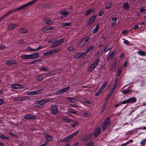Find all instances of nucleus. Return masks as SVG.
<instances>
[{
	"label": "nucleus",
	"mask_w": 146,
	"mask_h": 146,
	"mask_svg": "<svg viewBox=\"0 0 146 146\" xmlns=\"http://www.w3.org/2000/svg\"><path fill=\"white\" fill-rule=\"evenodd\" d=\"M32 2V1H31L25 4L22 5L21 7H19L16 9H14L12 10H11L9 11L5 15L2 16V17H5L8 16L9 14H11L13 13L14 12L17 11H18L20 10H21L25 8L31 6L33 5Z\"/></svg>",
	"instance_id": "nucleus-1"
},
{
	"label": "nucleus",
	"mask_w": 146,
	"mask_h": 146,
	"mask_svg": "<svg viewBox=\"0 0 146 146\" xmlns=\"http://www.w3.org/2000/svg\"><path fill=\"white\" fill-rule=\"evenodd\" d=\"M100 60L99 58L97 59L91 66L87 69V71L88 72H91L94 69L96 66L98 64Z\"/></svg>",
	"instance_id": "nucleus-2"
},
{
	"label": "nucleus",
	"mask_w": 146,
	"mask_h": 146,
	"mask_svg": "<svg viewBox=\"0 0 146 146\" xmlns=\"http://www.w3.org/2000/svg\"><path fill=\"white\" fill-rule=\"evenodd\" d=\"M110 119L109 117H107L105 120L102 125V129L104 130L110 127Z\"/></svg>",
	"instance_id": "nucleus-3"
},
{
	"label": "nucleus",
	"mask_w": 146,
	"mask_h": 146,
	"mask_svg": "<svg viewBox=\"0 0 146 146\" xmlns=\"http://www.w3.org/2000/svg\"><path fill=\"white\" fill-rule=\"evenodd\" d=\"M64 38H62L56 41L51 45L50 48H52L59 46L64 42Z\"/></svg>",
	"instance_id": "nucleus-4"
},
{
	"label": "nucleus",
	"mask_w": 146,
	"mask_h": 146,
	"mask_svg": "<svg viewBox=\"0 0 146 146\" xmlns=\"http://www.w3.org/2000/svg\"><path fill=\"white\" fill-rule=\"evenodd\" d=\"M50 101L49 99H46L36 101L35 104L37 107H40Z\"/></svg>",
	"instance_id": "nucleus-5"
},
{
	"label": "nucleus",
	"mask_w": 146,
	"mask_h": 146,
	"mask_svg": "<svg viewBox=\"0 0 146 146\" xmlns=\"http://www.w3.org/2000/svg\"><path fill=\"white\" fill-rule=\"evenodd\" d=\"M44 91V89H41L37 91H32L27 92L26 94L28 95H33L39 94L41 93Z\"/></svg>",
	"instance_id": "nucleus-6"
},
{
	"label": "nucleus",
	"mask_w": 146,
	"mask_h": 146,
	"mask_svg": "<svg viewBox=\"0 0 146 146\" xmlns=\"http://www.w3.org/2000/svg\"><path fill=\"white\" fill-rule=\"evenodd\" d=\"M50 111L53 115H55L58 113V110L55 105H53L51 106Z\"/></svg>",
	"instance_id": "nucleus-7"
},
{
	"label": "nucleus",
	"mask_w": 146,
	"mask_h": 146,
	"mask_svg": "<svg viewBox=\"0 0 146 146\" xmlns=\"http://www.w3.org/2000/svg\"><path fill=\"white\" fill-rule=\"evenodd\" d=\"M70 89L69 87H67L65 88L60 89L59 90L56 92V94H60L63 92H64L67 91Z\"/></svg>",
	"instance_id": "nucleus-8"
},
{
	"label": "nucleus",
	"mask_w": 146,
	"mask_h": 146,
	"mask_svg": "<svg viewBox=\"0 0 146 146\" xmlns=\"http://www.w3.org/2000/svg\"><path fill=\"white\" fill-rule=\"evenodd\" d=\"M19 26V25L17 24H10L8 27V29L9 31H11L15 29Z\"/></svg>",
	"instance_id": "nucleus-9"
},
{
	"label": "nucleus",
	"mask_w": 146,
	"mask_h": 146,
	"mask_svg": "<svg viewBox=\"0 0 146 146\" xmlns=\"http://www.w3.org/2000/svg\"><path fill=\"white\" fill-rule=\"evenodd\" d=\"M40 54L38 52L33 53L30 54V59H34L39 57Z\"/></svg>",
	"instance_id": "nucleus-10"
},
{
	"label": "nucleus",
	"mask_w": 146,
	"mask_h": 146,
	"mask_svg": "<svg viewBox=\"0 0 146 146\" xmlns=\"http://www.w3.org/2000/svg\"><path fill=\"white\" fill-rule=\"evenodd\" d=\"M89 39V37L88 36H87L83 38L81 41L80 45L81 46L84 45L86 44L87 41Z\"/></svg>",
	"instance_id": "nucleus-11"
},
{
	"label": "nucleus",
	"mask_w": 146,
	"mask_h": 146,
	"mask_svg": "<svg viewBox=\"0 0 146 146\" xmlns=\"http://www.w3.org/2000/svg\"><path fill=\"white\" fill-rule=\"evenodd\" d=\"M24 119H36V117L31 114H28L25 116Z\"/></svg>",
	"instance_id": "nucleus-12"
},
{
	"label": "nucleus",
	"mask_w": 146,
	"mask_h": 146,
	"mask_svg": "<svg viewBox=\"0 0 146 146\" xmlns=\"http://www.w3.org/2000/svg\"><path fill=\"white\" fill-rule=\"evenodd\" d=\"M11 88L15 89H18L23 88V86L19 84H13L11 86Z\"/></svg>",
	"instance_id": "nucleus-13"
},
{
	"label": "nucleus",
	"mask_w": 146,
	"mask_h": 146,
	"mask_svg": "<svg viewBox=\"0 0 146 146\" xmlns=\"http://www.w3.org/2000/svg\"><path fill=\"white\" fill-rule=\"evenodd\" d=\"M5 64L6 65L8 66H12L13 64H16V62L15 61L12 60H10L7 61L6 62Z\"/></svg>",
	"instance_id": "nucleus-14"
},
{
	"label": "nucleus",
	"mask_w": 146,
	"mask_h": 146,
	"mask_svg": "<svg viewBox=\"0 0 146 146\" xmlns=\"http://www.w3.org/2000/svg\"><path fill=\"white\" fill-rule=\"evenodd\" d=\"M26 99L25 96L20 97L17 98H15L14 100L15 101H23L25 100Z\"/></svg>",
	"instance_id": "nucleus-15"
},
{
	"label": "nucleus",
	"mask_w": 146,
	"mask_h": 146,
	"mask_svg": "<svg viewBox=\"0 0 146 146\" xmlns=\"http://www.w3.org/2000/svg\"><path fill=\"white\" fill-rule=\"evenodd\" d=\"M101 131L99 127L97 128L94 131V135L95 137H97Z\"/></svg>",
	"instance_id": "nucleus-16"
},
{
	"label": "nucleus",
	"mask_w": 146,
	"mask_h": 146,
	"mask_svg": "<svg viewBox=\"0 0 146 146\" xmlns=\"http://www.w3.org/2000/svg\"><path fill=\"white\" fill-rule=\"evenodd\" d=\"M45 23L48 25H52L53 23L50 20V19L48 18H46L44 20Z\"/></svg>",
	"instance_id": "nucleus-17"
},
{
	"label": "nucleus",
	"mask_w": 146,
	"mask_h": 146,
	"mask_svg": "<svg viewBox=\"0 0 146 146\" xmlns=\"http://www.w3.org/2000/svg\"><path fill=\"white\" fill-rule=\"evenodd\" d=\"M129 103H133L137 101V99L135 97H132L127 99Z\"/></svg>",
	"instance_id": "nucleus-18"
},
{
	"label": "nucleus",
	"mask_w": 146,
	"mask_h": 146,
	"mask_svg": "<svg viewBox=\"0 0 146 146\" xmlns=\"http://www.w3.org/2000/svg\"><path fill=\"white\" fill-rule=\"evenodd\" d=\"M44 78V77L42 74H40L36 76V80L38 81L42 80Z\"/></svg>",
	"instance_id": "nucleus-19"
},
{
	"label": "nucleus",
	"mask_w": 146,
	"mask_h": 146,
	"mask_svg": "<svg viewBox=\"0 0 146 146\" xmlns=\"http://www.w3.org/2000/svg\"><path fill=\"white\" fill-rule=\"evenodd\" d=\"M60 15H63L64 16V17H66L69 14V13L67 11L62 10L60 12Z\"/></svg>",
	"instance_id": "nucleus-20"
},
{
	"label": "nucleus",
	"mask_w": 146,
	"mask_h": 146,
	"mask_svg": "<svg viewBox=\"0 0 146 146\" xmlns=\"http://www.w3.org/2000/svg\"><path fill=\"white\" fill-rule=\"evenodd\" d=\"M88 54V53H87L86 51L85 52H81L79 53L78 54L77 56L78 57L77 58H79L80 57H81L82 58L84 57L87 54Z\"/></svg>",
	"instance_id": "nucleus-21"
},
{
	"label": "nucleus",
	"mask_w": 146,
	"mask_h": 146,
	"mask_svg": "<svg viewBox=\"0 0 146 146\" xmlns=\"http://www.w3.org/2000/svg\"><path fill=\"white\" fill-rule=\"evenodd\" d=\"M22 58L24 59H30V54H22L21 56Z\"/></svg>",
	"instance_id": "nucleus-22"
},
{
	"label": "nucleus",
	"mask_w": 146,
	"mask_h": 146,
	"mask_svg": "<svg viewBox=\"0 0 146 146\" xmlns=\"http://www.w3.org/2000/svg\"><path fill=\"white\" fill-rule=\"evenodd\" d=\"M19 31L21 33H27L28 31L25 28H22L19 29Z\"/></svg>",
	"instance_id": "nucleus-23"
},
{
	"label": "nucleus",
	"mask_w": 146,
	"mask_h": 146,
	"mask_svg": "<svg viewBox=\"0 0 146 146\" xmlns=\"http://www.w3.org/2000/svg\"><path fill=\"white\" fill-rule=\"evenodd\" d=\"M44 135L47 141H51L52 140V137L51 136L45 133L44 134Z\"/></svg>",
	"instance_id": "nucleus-24"
},
{
	"label": "nucleus",
	"mask_w": 146,
	"mask_h": 146,
	"mask_svg": "<svg viewBox=\"0 0 146 146\" xmlns=\"http://www.w3.org/2000/svg\"><path fill=\"white\" fill-rule=\"evenodd\" d=\"M96 18V17L95 15H94V16H92L89 20L88 23V25H90L91 24H92V23H93L94 21V20H95Z\"/></svg>",
	"instance_id": "nucleus-25"
},
{
	"label": "nucleus",
	"mask_w": 146,
	"mask_h": 146,
	"mask_svg": "<svg viewBox=\"0 0 146 146\" xmlns=\"http://www.w3.org/2000/svg\"><path fill=\"white\" fill-rule=\"evenodd\" d=\"M67 99L70 102L72 103H74L76 101V99L74 97H68L67 98Z\"/></svg>",
	"instance_id": "nucleus-26"
},
{
	"label": "nucleus",
	"mask_w": 146,
	"mask_h": 146,
	"mask_svg": "<svg viewBox=\"0 0 146 146\" xmlns=\"http://www.w3.org/2000/svg\"><path fill=\"white\" fill-rule=\"evenodd\" d=\"M68 111L69 113L76 115L78 113V111H74V110L72 109H69L68 110Z\"/></svg>",
	"instance_id": "nucleus-27"
},
{
	"label": "nucleus",
	"mask_w": 146,
	"mask_h": 146,
	"mask_svg": "<svg viewBox=\"0 0 146 146\" xmlns=\"http://www.w3.org/2000/svg\"><path fill=\"white\" fill-rule=\"evenodd\" d=\"M107 103H108L107 102H104V103L102 107V108L101 110V112H103L105 110L106 107L107 105Z\"/></svg>",
	"instance_id": "nucleus-28"
},
{
	"label": "nucleus",
	"mask_w": 146,
	"mask_h": 146,
	"mask_svg": "<svg viewBox=\"0 0 146 146\" xmlns=\"http://www.w3.org/2000/svg\"><path fill=\"white\" fill-rule=\"evenodd\" d=\"M93 135L92 133H90L86 136L84 139V141L88 140L91 139Z\"/></svg>",
	"instance_id": "nucleus-29"
},
{
	"label": "nucleus",
	"mask_w": 146,
	"mask_h": 146,
	"mask_svg": "<svg viewBox=\"0 0 146 146\" xmlns=\"http://www.w3.org/2000/svg\"><path fill=\"white\" fill-rule=\"evenodd\" d=\"M123 8L126 10L129 9V4L127 2L125 3L123 5Z\"/></svg>",
	"instance_id": "nucleus-30"
},
{
	"label": "nucleus",
	"mask_w": 146,
	"mask_h": 146,
	"mask_svg": "<svg viewBox=\"0 0 146 146\" xmlns=\"http://www.w3.org/2000/svg\"><path fill=\"white\" fill-rule=\"evenodd\" d=\"M115 55V52H112L110 54L109 56L108 57L107 59L109 60L110 59H112L113 58L114 55Z\"/></svg>",
	"instance_id": "nucleus-31"
},
{
	"label": "nucleus",
	"mask_w": 146,
	"mask_h": 146,
	"mask_svg": "<svg viewBox=\"0 0 146 146\" xmlns=\"http://www.w3.org/2000/svg\"><path fill=\"white\" fill-rule=\"evenodd\" d=\"M112 47L110 46L109 45H108L106 46V47L104 49V51L105 52H106L108 51L109 50L111 49Z\"/></svg>",
	"instance_id": "nucleus-32"
},
{
	"label": "nucleus",
	"mask_w": 146,
	"mask_h": 146,
	"mask_svg": "<svg viewBox=\"0 0 146 146\" xmlns=\"http://www.w3.org/2000/svg\"><path fill=\"white\" fill-rule=\"evenodd\" d=\"M122 67H120L117 73V77H119L120 76L122 73Z\"/></svg>",
	"instance_id": "nucleus-33"
},
{
	"label": "nucleus",
	"mask_w": 146,
	"mask_h": 146,
	"mask_svg": "<svg viewBox=\"0 0 146 146\" xmlns=\"http://www.w3.org/2000/svg\"><path fill=\"white\" fill-rule=\"evenodd\" d=\"M137 53L139 55L141 56H144L146 55V54L145 52L141 50L139 51Z\"/></svg>",
	"instance_id": "nucleus-34"
},
{
	"label": "nucleus",
	"mask_w": 146,
	"mask_h": 146,
	"mask_svg": "<svg viewBox=\"0 0 146 146\" xmlns=\"http://www.w3.org/2000/svg\"><path fill=\"white\" fill-rule=\"evenodd\" d=\"M132 90L131 89H129V90H123L122 91V93L124 94H127L131 92Z\"/></svg>",
	"instance_id": "nucleus-35"
},
{
	"label": "nucleus",
	"mask_w": 146,
	"mask_h": 146,
	"mask_svg": "<svg viewBox=\"0 0 146 146\" xmlns=\"http://www.w3.org/2000/svg\"><path fill=\"white\" fill-rule=\"evenodd\" d=\"M117 20V19L116 18H113L112 19V23L111 24V26H114L115 24L116 21Z\"/></svg>",
	"instance_id": "nucleus-36"
},
{
	"label": "nucleus",
	"mask_w": 146,
	"mask_h": 146,
	"mask_svg": "<svg viewBox=\"0 0 146 146\" xmlns=\"http://www.w3.org/2000/svg\"><path fill=\"white\" fill-rule=\"evenodd\" d=\"M108 84V82L107 81H105L104 83L102 85L101 87L100 88L102 89L103 90L104 88Z\"/></svg>",
	"instance_id": "nucleus-37"
},
{
	"label": "nucleus",
	"mask_w": 146,
	"mask_h": 146,
	"mask_svg": "<svg viewBox=\"0 0 146 146\" xmlns=\"http://www.w3.org/2000/svg\"><path fill=\"white\" fill-rule=\"evenodd\" d=\"M103 90L101 88L96 92L95 94V95L96 96H99L102 92Z\"/></svg>",
	"instance_id": "nucleus-38"
},
{
	"label": "nucleus",
	"mask_w": 146,
	"mask_h": 146,
	"mask_svg": "<svg viewBox=\"0 0 146 146\" xmlns=\"http://www.w3.org/2000/svg\"><path fill=\"white\" fill-rule=\"evenodd\" d=\"M70 139L68 136L67 137L63 138L62 139L60 140V142H63L64 141H66Z\"/></svg>",
	"instance_id": "nucleus-39"
},
{
	"label": "nucleus",
	"mask_w": 146,
	"mask_h": 146,
	"mask_svg": "<svg viewBox=\"0 0 146 146\" xmlns=\"http://www.w3.org/2000/svg\"><path fill=\"white\" fill-rule=\"evenodd\" d=\"M0 138L2 139H8V137L5 136L4 135L0 133Z\"/></svg>",
	"instance_id": "nucleus-40"
},
{
	"label": "nucleus",
	"mask_w": 146,
	"mask_h": 146,
	"mask_svg": "<svg viewBox=\"0 0 146 146\" xmlns=\"http://www.w3.org/2000/svg\"><path fill=\"white\" fill-rule=\"evenodd\" d=\"M86 146H94V143L93 141H90L88 143Z\"/></svg>",
	"instance_id": "nucleus-41"
},
{
	"label": "nucleus",
	"mask_w": 146,
	"mask_h": 146,
	"mask_svg": "<svg viewBox=\"0 0 146 146\" xmlns=\"http://www.w3.org/2000/svg\"><path fill=\"white\" fill-rule=\"evenodd\" d=\"M98 24L97 25V26H96V27L95 28H94L93 29L92 31V33H96L97 31L98 30Z\"/></svg>",
	"instance_id": "nucleus-42"
},
{
	"label": "nucleus",
	"mask_w": 146,
	"mask_h": 146,
	"mask_svg": "<svg viewBox=\"0 0 146 146\" xmlns=\"http://www.w3.org/2000/svg\"><path fill=\"white\" fill-rule=\"evenodd\" d=\"M94 48V45H92L91 46H90L86 51L87 53H88L90 51L92 50H93Z\"/></svg>",
	"instance_id": "nucleus-43"
},
{
	"label": "nucleus",
	"mask_w": 146,
	"mask_h": 146,
	"mask_svg": "<svg viewBox=\"0 0 146 146\" xmlns=\"http://www.w3.org/2000/svg\"><path fill=\"white\" fill-rule=\"evenodd\" d=\"M92 11V9L87 11L85 13V15H86V16L88 15L91 13Z\"/></svg>",
	"instance_id": "nucleus-44"
},
{
	"label": "nucleus",
	"mask_w": 146,
	"mask_h": 146,
	"mask_svg": "<svg viewBox=\"0 0 146 146\" xmlns=\"http://www.w3.org/2000/svg\"><path fill=\"white\" fill-rule=\"evenodd\" d=\"M61 25H62V26L64 27L70 25V23H62Z\"/></svg>",
	"instance_id": "nucleus-45"
},
{
	"label": "nucleus",
	"mask_w": 146,
	"mask_h": 146,
	"mask_svg": "<svg viewBox=\"0 0 146 146\" xmlns=\"http://www.w3.org/2000/svg\"><path fill=\"white\" fill-rule=\"evenodd\" d=\"M50 55H52L51 51L44 52L43 53V55L45 56H47Z\"/></svg>",
	"instance_id": "nucleus-46"
},
{
	"label": "nucleus",
	"mask_w": 146,
	"mask_h": 146,
	"mask_svg": "<svg viewBox=\"0 0 146 146\" xmlns=\"http://www.w3.org/2000/svg\"><path fill=\"white\" fill-rule=\"evenodd\" d=\"M111 5L112 3H111L108 4L106 5L105 8L107 9H110L111 7Z\"/></svg>",
	"instance_id": "nucleus-47"
},
{
	"label": "nucleus",
	"mask_w": 146,
	"mask_h": 146,
	"mask_svg": "<svg viewBox=\"0 0 146 146\" xmlns=\"http://www.w3.org/2000/svg\"><path fill=\"white\" fill-rule=\"evenodd\" d=\"M40 70H42L44 72H47L48 71V70L46 68L42 67L40 68Z\"/></svg>",
	"instance_id": "nucleus-48"
},
{
	"label": "nucleus",
	"mask_w": 146,
	"mask_h": 146,
	"mask_svg": "<svg viewBox=\"0 0 146 146\" xmlns=\"http://www.w3.org/2000/svg\"><path fill=\"white\" fill-rule=\"evenodd\" d=\"M120 102V103H121V104H126L127 103H129L128 99H127L126 100H125L122 102Z\"/></svg>",
	"instance_id": "nucleus-49"
},
{
	"label": "nucleus",
	"mask_w": 146,
	"mask_h": 146,
	"mask_svg": "<svg viewBox=\"0 0 146 146\" xmlns=\"http://www.w3.org/2000/svg\"><path fill=\"white\" fill-rule=\"evenodd\" d=\"M27 49L29 51H35V49H33L32 48H31L30 47H28L27 48Z\"/></svg>",
	"instance_id": "nucleus-50"
},
{
	"label": "nucleus",
	"mask_w": 146,
	"mask_h": 146,
	"mask_svg": "<svg viewBox=\"0 0 146 146\" xmlns=\"http://www.w3.org/2000/svg\"><path fill=\"white\" fill-rule=\"evenodd\" d=\"M123 43L127 45L129 44V42L127 40H125L123 41Z\"/></svg>",
	"instance_id": "nucleus-51"
},
{
	"label": "nucleus",
	"mask_w": 146,
	"mask_h": 146,
	"mask_svg": "<svg viewBox=\"0 0 146 146\" xmlns=\"http://www.w3.org/2000/svg\"><path fill=\"white\" fill-rule=\"evenodd\" d=\"M55 52L57 53L58 52H59L61 50V48H57L56 49H54Z\"/></svg>",
	"instance_id": "nucleus-52"
},
{
	"label": "nucleus",
	"mask_w": 146,
	"mask_h": 146,
	"mask_svg": "<svg viewBox=\"0 0 146 146\" xmlns=\"http://www.w3.org/2000/svg\"><path fill=\"white\" fill-rule=\"evenodd\" d=\"M64 121L67 123H70L71 121V120L70 119L67 118L64 119Z\"/></svg>",
	"instance_id": "nucleus-53"
},
{
	"label": "nucleus",
	"mask_w": 146,
	"mask_h": 146,
	"mask_svg": "<svg viewBox=\"0 0 146 146\" xmlns=\"http://www.w3.org/2000/svg\"><path fill=\"white\" fill-rule=\"evenodd\" d=\"M133 141L132 139H130L129 140L127 141L126 142V143L127 144V145L128 144L133 143Z\"/></svg>",
	"instance_id": "nucleus-54"
},
{
	"label": "nucleus",
	"mask_w": 146,
	"mask_h": 146,
	"mask_svg": "<svg viewBox=\"0 0 146 146\" xmlns=\"http://www.w3.org/2000/svg\"><path fill=\"white\" fill-rule=\"evenodd\" d=\"M44 77V78H45L46 77L49 76H50V74L49 73H45L44 74L42 75Z\"/></svg>",
	"instance_id": "nucleus-55"
},
{
	"label": "nucleus",
	"mask_w": 146,
	"mask_h": 146,
	"mask_svg": "<svg viewBox=\"0 0 146 146\" xmlns=\"http://www.w3.org/2000/svg\"><path fill=\"white\" fill-rule=\"evenodd\" d=\"M75 136H76V135H75L74 134V133H73L72 134H71L69 135H68V136L70 139L72 138L73 137H75Z\"/></svg>",
	"instance_id": "nucleus-56"
},
{
	"label": "nucleus",
	"mask_w": 146,
	"mask_h": 146,
	"mask_svg": "<svg viewBox=\"0 0 146 146\" xmlns=\"http://www.w3.org/2000/svg\"><path fill=\"white\" fill-rule=\"evenodd\" d=\"M73 49L74 48L72 46L69 47L67 49V50L69 51H72L73 50Z\"/></svg>",
	"instance_id": "nucleus-57"
},
{
	"label": "nucleus",
	"mask_w": 146,
	"mask_h": 146,
	"mask_svg": "<svg viewBox=\"0 0 146 146\" xmlns=\"http://www.w3.org/2000/svg\"><path fill=\"white\" fill-rule=\"evenodd\" d=\"M104 14V12L103 11H100L99 13V16H102Z\"/></svg>",
	"instance_id": "nucleus-58"
},
{
	"label": "nucleus",
	"mask_w": 146,
	"mask_h": 146,
	"mask_svg": "<svg viewBox=\"0 0 146 146\" xmlns=\"http://www.w3.org/2000/svg\"><path fill=\"white\" fill-rule=\"evenodd\" d=\"M78 122H75V123H74L73 124L71 125V126L72 127H74L76 126V125L77 124Z\"/></svg>",
	"instance_id": "nucleus-59"
},
{
	"label": "nucleus",
	"mask_w": 146,
	"mask_h": 146,
	"mask_svg": "<svg viewBox=\"0 0 146 146\" xmlns=\"http://www.w3.org/2000/svg\"><path fill=\"white\" fill-rule=\"evenodd\" d=\"M145 10V9L144 8H143V7H142L140 8V12L141 13H142Z\"/></svg>",
	"instance_id": "nucleus-60"
},
{
	"label": "nucleus",
	"mask_w": 146,
	"mask_h": 146,
	"mask_svg": "<svg viewBox=\"0 0 146 146\" xmlns=\"http://www.w3.org/2000/svg\"><path fill=\"white\" fill-rule=\"evenodd\" d=\"M146 139H143L141 142V144L142 145H144L146 141Z\"/></svg>",
	"instance_id": "nucleus-61"
},
{
	"label": "nucleus",
	"mask_w": 146,
	"mask_h": 146,
	"mask_svg": "<svg viewBox=\"0 0 146 146\" xmlns=\"http://www.w3.org/2000/svg\"><path fill=\"white\" fill-rule=\"evenodd\" d=\"M84 102L86 104H91V102L90 101L87 100H85Z\"/></svg>",
	"instance_id": "nucleus-62"
},
{
	"label": "nucleus",
	"mask_w": 146,
	"mask_h": 146,
	"mask_svg": "<svg viewBox=\"0 0 146 146\" xmlns=\"http://www.w3.org/2000/svg\"><path fill=\"white\" fill-rule=\"evenodd\" d=\"M139 27V25H135L133 28V29H138Z\"/></svg>",
	"instance_id": "nucleus-63"
},
{
	"label": "nucleus",
	"mask_w": 146,
	"mask_h": 146,
	"mask_svg": "<svg viewBox=\"0 0 146 146\" xmlns=\"http://www.w3.org/2000/svg\"><path fill=\"white\" fill-rule=\"evenodd\" d=\"M54 27H53L50 26L48 27V28L46 29L47 31L53 29Z\"/></svg>",
	"instance_id": "nucleus-64"
}]
</instances>
